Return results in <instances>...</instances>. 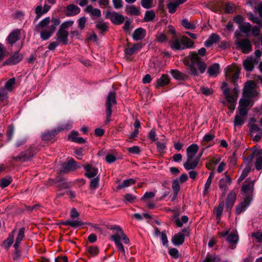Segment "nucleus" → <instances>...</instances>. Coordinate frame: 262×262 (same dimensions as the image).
<instances>
[{
  "label": "nucleus",
  "mask_w": 262,
  "mask_h": 262,
  "mask_svg": "<svg viewBox=\"0 0 262 262\" xmlns=\"http://www.w3.org/2000/svg\"><path fill=\"white\" fill-rule=\"evenodd\" d=\"M58 18L46 17L35 26L34 30L39 32L40 38L43 40L49 39L54 33L56 28L60 24Z\"/></svg>",
  "instance_id": "f257e3e1"
},
{
  "label": "nucleus",
  "mask_w": 262,
  "mask_h": 262,
  "mask_svg": "<svg viewBox=\"0 0 262 262\" xmlns=\"http://www.w3.org/2000/svg\"><path fill=\"white\" fill-rule=\"evenodd\" d=\"M185 64L187 66L189 73L193 76H198L199 72L204 73L207 68L206 64L201 60L199 55L194 52H191L188 56L185 58Z\"/></svg>",
  "instance_id": "f03ea898"
},
{
  "label": "nucleus",
  "mask_w": 262,
  "mask_h": 262,
  "mask_svg": "<svg viewBox=\"0 0 262 262\" xmlns=\"http://www.w3.org/2000/svg\"><path fill=\"white\" fill-rule=\"evenodd\" d=\"M169 45L173 50H181L192 47L193 42L185 36H183L180 39L174 36L169 42Z\"/></svg>",
  "instance_id": "7ed1b4c3"
},
{
  "label": "nucleus",
  "mask_w": 262,
  "mask_h": 262,
  "mask_svg": "<svg viewBox=\"0 0 262 262\" xmlns=\"http://www.w3.org/2000/svg\"><path fill=\"white\" fill-rule=\"evenodd\" d=\"M111 238L115 242L118 250L121 255L124 256L125 251L123 244L121 243V241L122 240L124 244H128L129 243V239L124 234L123 230L117 232L111 236Z\"/></svg>",
  "instance_id": "20e7f679"
},
{
  "label": "nucleus",
  "mask_w": 262,
  "mask_h": 262,
  "mask_svg": "<svg viewBox=\"0 0 262 262\" xmlns=\"http://www.w3.org/2000/svg\"><path fill=\"white\" fill-rule=\"evenodd\" d=\"M117 104L116 94L115 91H111L108 94L105 102V114L106 119L105 124H108L111 121L113 106Z\"/></svg>",
  "instance_id": "39448f33"
},
{
  "label": "nucleus",
  "mask_w": 262,
  "mask_h": 262,
  "mask_svg": "<svg viewBox=\"0 0 262 262\" xmlns=\"http://www.w3.org/2000/svg\"><path fill=\"white\" fill-rule=\"evenodd\" d=\"M25 230V228L24 227H21L19 229L16 238L15 242L13 245L14 251L13 255V259L14 260L17 261L20 259V251L19 250L18 248L20 243L24 238Z\"/></svg>",
  "instance_id": "423d86ee"
},
{
  "label": "nucleus",
  "mask_w": 262,
  "mask_h": 262,
  "mask_svg": "<svg viewBox=\"0 0 262 262\" xmlns=\"http://www.w3.org/2000/svg\"><path fill=\"white\" fill-rule=\"evenodd\" d=\"M256 83L252 80L247 81L244 86L243 97L253 98L257 95L255 90Z\"/></svg>",
  "instance_id": "0eeeda50"
},
{
  "label": "nucleus",
  "mask_w": 262,
  "mask_h": 262,
  "mask_svg": "<svg viewBox=\"0 0 262 262\" xmlns=\"http://www.w3.org/2000/svg\"><path fill=\"white\" fill-rule=\"evenodd\" d=\"M203 149L202 152L200 154L199 156H187V159L185 163H184L183 166L187 170L195 169L198 166L201 156L203 154Z\"/></svg>",
  "instance_id": "6e6552de"
},
{
  "label": "nucleus",
  "mask_w": 262,
  "mask_h": 262,
  "mask_svg": "<svg viewBox=\"0 0 262 262\" xmlns=\"http://www.w3.org/2000/svg\"><path fill=\"white\" fill-rule=\"evenodd\" d=\"M105 17L106 18L111 19L113 23L116 25H120L122 24L124 20V16L119 14L118 13L113 11H106L105 13Z\"/></svg>",
  "instance_id": "1a4fd4ad"
},
{
  "label": "nucleus",
  "mask_w": 262,
  "mask_h": 262,
  "mask_svg": "<svg viewBox=\"0 0 262 262\" xmlns=\"http://www.w3.org/2000/svg\"><path fill=\"white\" fill-rule=\"evenodd\" d=\"M223 92L228 102L233 103L234 102H236L237 100L238 93V87L237 86V84L235 83V87L233 90V94H231L230 93V90L228 88L224 89Z\"/></svg>",
  "instance_id": "9d476101"
},
{
  "label": "nucleus",
  "mask_w": 262,
  "mask_h": 262,
  "mask_svg": "<svg viewBox=\"0 0 262 262\" xmlns=\"http://www.w3.org/2000/svg\"><path fill=\"white\" fill-rule=\"evenodd\" d=\"M236 45L244 53H248L252 50L251 44L248 39L239 40L236 42Z\"/></svg>",
  "instance_id": "9b49d317"
},
{
  "label": "nucleus",
  "mask_w": 262,
  "mask_h": 262,
  "mask_svg": "<svg viewBox=\"0 0 262 262\" xmlns=\"http://www.w3.org/2000/svg\"><path fill=\"white\" fill-rule=\"evenodd\" d=\"M69 35V33L68 31L59 29L56 34L55 38L59 43L67 45Z\"/></svg>",
  "instance_id": "f8f14e48"
},
{
  "label": "nucleus",
  "mask_w": 262,
  "mask_h": 262,
  "mask_svg": "<svg viewBox=\"0 0 262 262\" xmlns=\"http://www.w3.org/2000/svg\"><path fill=\"white\" fill-rule=\"evenodd\" d=\"M254 189V181L247 179L245 184L243 185L241 191L245 195V196H250Z\"/></svg>",
  "instance_id": "ddd939ff"
},
{
  "label": "nucleus",
  "mask_w": 262,
  "mask_h": 262,
  "mask_svg": "<svg viewBox=\"0 0 262 262\" xmlns=\"http://www.w3.org/2000/svg\"><path fill=\"white\" fill-rule=\"evenodd\" d=\"M251 200L252 198L251 196H245L244 201L236 207V213L237 214H239L243 211H245L250 205Z\"/></svg>",
  "instance_id": "4468645a"
},
{
  "label": "nucleus",
  "mask_w": 262,
  "mask_h": 262,
  "mask_svg": "<svg viewBox=\"0 0 262 262\" xmlns=\"http://www.w3.org/2000/svg\"><path fill=\"white\" fill-rule=\"evenodd\" d=\"M231 179L227 175L220 180L219 187L223 191L224 196L226 195L228 187L231 183Z\"/></svg>",
  "instance_id": "2eb2a0df"
},
{
  "label": "nucleus",
  "mask_w": 262,
  "mask_h": 262,
  "mask_svg": "<svg viewBox=\"0 0 262 262\" xmlns=\"http://www.w3.org/2000/svg\"><path fill=\"white\" fill-rule=\"evenodd\" d=\"M19 36L20 31L18 29H16L9 34L6 40L10 46L12 47L13 44L19 40Z\"/></svg>",
  "instance_id": "dca6fc26"
},
{
  "label": "nucleus",
  "mask_w": 262,
  "mask_h": 262,
  "mask_svg": "<svg viewBox=\"0 0 262 262\" xmlns=\"http://www.w3.org/2000/svg\"><path fill=\"white\" fill-rule=\"evenodd\" d=\"M35 152L32 150H27L21 152L18 156L13 157V159L15 161L23 160L24 161H27L33 157Z\"/></svg>",
  "instance_id": "f3484780"
},
{
  "label": "nucleus",
  "mask_w": 262,
  "mask_h": 262,
  "mask_svg": "<svg viewBox=\"0 0 262 262\" xmlns=\"http://www.w3.org/2000/svg\"><path fill=\"white\" fill-rule=\"evenodd\" d=\"M77 163L74 159H70L67 163H64L62 166V171L63 172H68L79 168Z\"/></svg>",
  "instance_id": "a211bd4d"
},
{
  "label": "nucleus",
  "mask_w": 262,
  "mask_h": 262,
  "mask_svg": "<svg viewBox=\"0 0 262 262\" xmlns=\"http://www.w3.org/2000/svg\"><path fill=\"white\" fill-rule=\"evenodd\" d=\"M187 0H173V2L167 4V6L169 12L173 14L176 12L178 7L184 3Z\"/></svg>",
  "instance_id": "6ab92c4d"
},
{
  "label": "nucleus",
  "mask_w": 262,
  "mask_h": 262,
  "mask_svg": "<svg viewBox=\"0 0 262 262\" xmlns=\"http://www.w3.org/2000/svg\"><path fill=\"white\" fill-rule=\"evenodd\" d=\"M239 72L237 70H235L232 68H229L227 71L226 72V75L228 78L231 79L232 81L235 84L236 81L239 78Z\"/></svg>",
  "instance_id": "aec40b11"
},
{
  "label": "nucleus",
  "mask_w": 262,
  "mask_h": 262,
  "mask_svg": "<svg viewBox=\"0 0 262 262\" xmlns=\"http://www.w3.org/2000/svg\"><path fill=\"white\" fill-rule=\"evenodd\" d=\"M86 171L85 176L89 178H95L98 173V169L96 167H93L90 164H88L84 167Z\"/></svg>",
  "instance_id": "412c9836"
},
{
  "label": "nucleus",
  "mask_w": 262,
  "mask_h": 262,
  "mask_svg": "<svg viewBox=\"0 0 262 262\" xmlns=\"http://www.w3.org/2000/svg\"><path fill=\"white\" fill-rule=\"evenodd\" d=\"M84 11L89 14L92 17H99L101 16L100 10L98 8H93L91 5H88L84 9Z\"/></svg>",
  "instance_id": "4be33fe9"
},
{
  "label": "nucleus",
  "mask_w": 262,
  "mask_h": 262,
  "mask_svg": "<svg viewBox=\"0 0 262 262\" xmlns=\"http://www.w3.org/2000/svg\"><path fill=\"white\" fill-rule=\"evenodd\" d=\"M236 194L233 191H231L227 195L226 208L228 210L232 208L233 204L236 200Z\"/></svg>",
  "instance_id": "5701e85b"
},
{
  "label": "nucleus",
  "mask_w": 262,
  "mask_h": 262,
  "mask_svg": "<svg viewBox=\"0 0 262 262\" xmlns=\"http://www.w3.org/2000/svg\"><path fill=\"white\" fill-rule=\"evenodd\" d=\"M185 239V234L182 232H179L175 234L171 238V242L175 246L182 245Z\"/></svg>",
  "instance_id": "b1692460"
},
{
  "label": "nucleus",
  "mask_w": 262,
  "mask_h": 262,
  "mask_svg": "<svg viewBox=\"0 0 262 262\" xmlns=\"http://www.w3.org/2000/svg\"><path fill=\"white\" fill-rule=\"evenodd\" d=\"M80 9L76 5L70 4L67 7L66 15L72 16L77 15L80 12Z\"/></svg>",
  "instance_id": "393cba45"
},
{
  "label": "nucleus",
  "mask_w": 262,
  "mask_h": 262,
  "mask_svg": "<svg viewBox=\"0 0 262 262\" xmlns=\"http://www.w3.org/2000/svg\"><path fill=\"white\" fill-rule=\"evenodd\" d=\"M145 35V30L142 28H138L134 31L133 34V38L134 40H140L143 39Z\"/></svg>",
  "instance_id": "a878e982"
},
{
  "label": "nucleus",
  "mask_w": 262,
  "mask_h": 262,
  "mask_svg": "<svg viewBox=\"0 0 262 262\" xmlns=\"http://www.w3.org/2000/svg\"><path fill=\"white\" fill-rule=\"evenodd\" d=\"M169 73L174 79L178 80L185 81L188 78V75L181 73L178 70H171Z\"/></svg>",
  "instance_id": "bb28decb"
},
{
  "label": "nucleus",
  "mask_w": 262,
  "mask_h": 262,
  "mask_svg": "<svg viewBox=\"0 0 262 262\" xmlns=\"http://www.w3.org/2000/svg\"><path fill=\"white\" fill-rule=\"evenodd\" d=\"M170 82V79L167 75L163 74L160 78L157 80L155 86L156 88L164 86L168 84Z\"/></svg>",
  "instance_id": "cd10ccee"
},
{
  "label": "nucleus",
  "mask_w": 262,
  "mask_h": 262,
  "mask_svg": "<svg viewBox=\"0 0 262 262\" xmlns=\"http://www.w3.org/2000/svg\"><path fill=\"white\" fill-rule=\"evenodd\" d=\"M23 57L21 54L16 52L13 56L6 61V63L8 64H15L22 60Z\"/></svg>",
  "instance_id": "c85d7f7f"
},
{
  "label": "nucleus",
  "mask_w": 262,
  "mask_h": 262,
  "mask_svg": "<svg viewBox=\"0 0 262 262\" xmlns=\"http://www.w3.org/2000/svg\"><path fill=\"white\" fill-rule=\"evenodd\" d=\"M255 62H257L256 59L252 57H249L243 62V66L247 71H251L254 68Z\"/></svg>",
  "instance_id": "c756f323"
},
{
  "label": "nucleus",
  "mask_w": 262,
  "mask_h": 262,
  "mask_svg": "<svg viewBox=\"0 0 262 262\" xmlns=\"http://www.w3.org/2000/svg\"><path fill=\"white\" fill-rule=\"evenodd\" d=\"M220 73V65L218 63H214L209 67L207 70V74L210 77H216Z\"/></svg>",
  "instance_id": "7c9ffc66"
},
{
  "label": "nucleus",
  "mask_w": 262,
  "mask_h": 262,
  "mask_svg": "<svg viewBox=\"0 0 262 262\" xmlns=\"http://www.w3.org/2000/svg\"><path fill=\"white\" fill-rule=\"evenodd\" d=\"M220 39V37L218 35L215 33H212L210 35L209 38L205 41L204 45L206 47H210L213 44L216 43L217 41H219Z\"/></svg>",
  "instance_id": "2f4dec72"
},
{
  "label": "nucleus",
  "mask_w": 262,
  "mask_h": 262,
  "mask_svg": "<svg viewBox=\"0 0 262 262\" xmlns=\"http://www.w3.org/2000/svg\"><path fill=\"white\" fill-rule=\"evenodd\" d=\"M227 241L230 244L231 248L234 249L235 248L234 245L237 243L238 241V235L235 233L232 232L227 236Z\"/></svg>",
  "instance_id": "473e14b6"
},
{
  "label": "nucleus",
  "mask_w": 262,
  "mask_h": 262,
  "mask_svg": "<svg viewBox=\"0 0 262 262\" xmlns=\"http://www.w3.org/2000/svg\"><path fill=\"white\" fill-rule=\"evenodd\" d=\"M142 48L141 43L134 44L132 48H127L125 50V53L126 55H132L137 51H138Z\"/></svg>",
  "instance_id": "72a5a7b5"
},
{
  "label": "nucleus",
  "mask_w": 262,
  "mask_h": 262,
  "mask_svg": "<svg viewBox=\"0 0 262 262\" xmlns=\"http://www.w3.org/2000/svg\"><path fill=\"white\" fill-rule=\"evenodd\" d=\"M198 149L199 146L196 144H191L186 149L187 156H196Z\"/></svg>",
  "instance_id": "f704fd0d"
},
{
  "label": "nucleus",
  "mask_w": 262,
  "mask_h": 262,
  "mask_svg": "<svg viewBox=\"0 0 262 262\" xmlns=\"http://www.w3.org/2000/svg\"><path fill=\"white\" fill-rule=\"evenodd\" d=\"M16 231V229H14L13 231L9 234L8 238L4 241V246L6 248H10L13 243L14 235Z\"/></svg>",
  "instance_id": "c9c22d12"
},
{
  "label": "nucleus",
  "mask_w": 262,
  "mask_h": 262,
  "mask_svg": "<svg viewBox=\"0 0 262 262\" xmlns=\"http://www.w3.org/2000/svg\"><path fill=\"white\" fill-rule=\"evenodd\" d=\"M127 13L132 15L138 16L140 14V9L134 5H128L126 7Z\"/></svg>",
  "instance_id": "e433bc0d"
},
{
  "label": "nucleus",
  "mask_w": 262,
  "mask_h": 262,
  "mask_svg": "<svg viewBox=\"0 0 262 262\" xmlns=\"http://www.w3.org/2000/svg\"><path fill=\"white\" fill-rule=\"evenodd\" d=\"M156 17L155 13L153 10H147L145 12L143 20L145 22L153 20Z\"/></svg>",
  "instance_id": "4c0bfd02"
},
{
  "label": "nucleus",
  "mask_w": 262,
  "mask_h": 262,
  "mask_svg": "<svg viewBox=\"0 0 262 262\" xmlns=\"http://www.w3.org/2000/svg\"><path fill=\"white\" fill-rule=\"evenodd\" d=\"M135 183L136 181L134 179H128L123 181L121 184H119L118 186V188L120 189L134 184Z\"/></svg>",
  "instance_id": "58836bf2"
},
{
  "label": "nucleus",
  "mask_w": 262,
  "mask_h": 262,
  "mask_svg": "<svg viewBox=\"0 0 262 262\" xmlns=\"http://www.w3.org/2000/svg\"><path fill=\"white\" fill-rule=\"evenodd\" d=\"M240 30L245 33H249L251 30V25L249 23H244L239 26Z\"/></svg>",
  "instance_id": "ea45409f"
},
{
  "label": "nucleus",
  "mask_w": 262,
  "mask_h": 262,
  "mask_svg": "<svg viewBox=\"0 0 262 262\" xmlns=\"http://www.w3.org/2000/svg\"><path fill=\"white\" fill-rule=\"evenodd\" d=\"M14 131L15 129L13 125L11 124L8 126L6 134L8 141H10L12 139Z\"/></svg>",
  "instance_id": "a19ab883"
},
{
  "label": "nucleus",
  "mask_w": 262,
  "mask_h": 262,
  "mask_svg": "<svg viewBox=\"0 0 262 262\" xmlns=\"http://www.w3.org/2000/svg\"><path fill=\"white\" fill-rule=\"evenodd\" d=\"M12 181L11 177L7 176L3 178L0 182V187L4 188L8 186Z\"/></svg>",
  "instance_id": "79ce46f5"
},
{
  "label": "nucleus",
  "mask_w": 262,
  "mask_h": 262,
  "mask_svg": "<svg viewBox=\"0 0 262 262\" xmlns=\"http://www.w3.org/2000/svg\"><path fill=\"white\" fill-rule=\"evenodd\" d=\"M15 82V79L14 78H11L6 82L4 88L8 91H12L13 89V85Z\"/></svg>",
  "instance_id": "37998d69"
},
{
  "label": "nucleus",
  "mask_w": 262,
  "mask_h": 262,
  "mask_svg": "<svg viewBox=\"0 0 262 262\" xmlns=\"http://www.w3.org/2000/svg\"><path fill=\"white\" fill-rule=\"evenodd\" d=\"M251 170V168L249 166L246 167L242 171L241 175L237 180V182L240 183L248 176Z\"/></svg>",
  "instance_id": "c03bdc74"
},
{
  "label": "nucleus",
  "mask_w": 262,
  "mask_h": 262,
  "mask_svg": "<svg viewBox=\"0 0 262 262\" xmlns=\"http://www.w3.org/2000/svg\"><path fill=\"white\" fill-rule=\"evenodd\" d=\"M182 25L187 29H194L196 28V25L191 24L187 19L182 20Z\"/></svg>",
  "instance_id": "a18cd8bd"
},
{
  "label": "nucleus",
  "mask_w": 262,
  "mask_h": 262,
  "mask_svg": "<svg viewBox=\"0 0 262 262\" xmlns=\"http://www.w3.org/2000/svg\"><path fill=\"white\" fill-rule=\"evenodd\" d=\"M245 117L236 114L234 121V125L239 126H242L245 122Z\"/></svg>",
  "instance_id": "49530a36"
},
{
  "label": "nucleus",
  "mask_w": 262,
  "mask_h": 262,
  "mask_svg": "<svg viewBox=\"0 0 262 262\" xmlns=\"http://www.w3.org/2000/svg\"><path fill=\"white\" fill-rule=\"evenodd\" d=\"M251 97H243L239 100V106L247 107L250 104Z\"/></svg>",
  "instance_id": "de8ad7c7"
},
{
  "label": "nucleus",
  "mask_w": 262,
  "mask_h": 262,
  "mask_svg": "<svg viewBox=\"0 0 262 262\" xmlns=\"http://www.w3.org/2000/svg\"><path fill=\"white\" fill-rule=\"evenodd\" d=\"M35 12L36 14V16L34 18L35 21H37L43 14H45L41 6L36 7Z\"/></svg>",
  "instance_id": "09e8293b"
},
{
  "label": "nucleus",
  "mask_w": 262,
  "mask_h": 262,
  "mask_svg": "<svg viewBox=\"0 0 262 262\" xmlns=\"http://www.w3.org/2000/svg\"><path fill=\"white\" fill-rule=\"evenodd\" d=\"M141 6L145 9H150L154 7L153 0H141Z\"/></svg>",
  "instance_id": "8fccbe9b"
},
{
  "label": "nucleus",
  "mask_w": 262,
  "mask_h": 262,
  "mask_svg": "<svg viewBox=\"0 0 262 262\" xmlns=\"http://www.w3.org/2000/svg\"><path fill=\"white\" fill-rule=\"evenodd\" d=\"M188 221V217L186 215H183L181 216V220L179 219L175 221V223L179 227H181L183 224L186 223Z\"/></svg>",
  "instance_id": "3c124183"
},
{
  "label": "nucleus",
  "mask_w": 262,
  "mask_h": 262,
  "mask_svg": "<svg viewBox=\"0 0 262 262\" xmlns=\"http://www.w3.org/2000/svg\"><path fill=\"white\" fill-rule=\"evenodd\" d=\"M99 178L96 177L91 179L90 181V187L91 189H96L99 186Z\"/></svg>",
  "instance_id": "603ef678"
},
{
  "label": "nucleus",
  "mask_w": 262,
  "mask_h": 262,
  "mask_svg": "<svg viewBox=\"0 0 262 262\" xmlns=\"http://www.w3.org/2000/svg\"><path fill=\"white\" fill-rule=\"evenodd\" d=\"M73 122L71 121H68L67 122L62 124L58 128V132L62 130H69L71 128Z\"/></svg>",
  "instance_id": "864d4df0"
},
{
  "label": "nucleus",
  "mask_w": 262,
  "mask_h": 262,
  "mask_svg": "<svg viewBox=\"0 0 262 262\" xmlns=\"http://www.w3.org/2000/svg\"><path fill=\"white\" fill-rule=\"evenodd\" d=\"M224 207V202H222L219 204L218 207L216 209L215 212H216V217H217V220H220L221 217V215H222V212L223 211Z\"/></svg>",
  "instance_id": "5fc2aeb1"
},
{
  "label": "nucleus",
  "mask_w": 262,
  "mask_h": 262,
  "mask_svg": "<svg viewBox=\"0 0 262 262\" xmlns=\"http://www.w3.org/2000/svg\"><path fill=\"white\" fill-rule=\"evenodd\" d=\"M74 24V21L72 20H68L62 23L59 27L60 30H63L64 31H68L67 29L69 27H71Z\"/></svg>",
  "instance_id": "6e6d98bb"
},
{
  "label": "nucleus",
  "mask_w": 262,
  "mask_h": 262,
  "mask_svg": "<svg viewBox=\"0 0 262 262\" xmlns=\"http://www.w3.org/2000/svg\"><path fill=\"white\" fill-rule=\"evenodd\" d=\"M87 250L92 256H96L99 253V249L97 246H90L88 248Z\"/></svg>",
  "instance_id": "4d7b16f0"
},
{
  "label": "nucleus",
  "mask_w": 262,
  "mask_h": 262,
  "mask_svg": "<svg viewBox=\"0 0 262 262\" xmlns=\"http://www.w3.org/2000/svg\"><path fill=\"white\" fill-rule=\"evenodd\" d=\"M178 179L174 180L172 182V188L173 192H179L180 190V186Z\"/></svg>",
  "instance_id": "13d9d810"
},
{
  "label": "nucleus",
  "mask_w": 262,
  "mask_h": 262,
  "mask_svg": "<svg viewBox=\"0 0 262 262\" xmlns=\"http://www.w3.org/2000/svg\"><path fill=\"white\" fill-rule=\"evenodd\" d=\"M96 27L102 31H105L107 30L108 26L106 23L103 21H99L97 23Z\"/></svg>",
  "instance_id": "bf43d9fd"
},
{
  "label": "nucleus",
  "mask_w": 262,
  "mask_h": 262,
  "mask_svg": "<svg viewBox=\"0 0 262 262\" xmlns=\"http://www.w3.org/2000/svg\"><path fill=\"white\" fill-rule=\"evenodd\" d=\"M250 134H256L262 131V129L256 124H252L250 126Z\"/></svg>",
  "instance_id": "052dcab7"
},
{
  "label": "nucleus",
  "mask_w": 262,
  "mask_h": 262,
  "mask_svg": "<svg viewBox=\"0 0 262 262\" xmlns=\"http://www.w3.org/2000/svg\"><path fill=\"white\" fill-rule=\"evenodd\" d=\"M225 10L226 13H232L235 10V5L232 3H228L225 6Z\"/></svg>",
  "instance_id": "680f3d73"
},
{
  "label": "nucleus",
  "mask_w": 262,
  "mask_h": 262,
  "mask_svg": "<svg viewBox=\"0 0 262 262\" xmlns=\"http://www.w3.org/2000/svg\"><path fill=\"white\" fill-rule=\"evenodd\" d=\"M124 202L125 203H126L127 202L133 203L136 199V197L130 193H128V194H125L124 196Z\"/></svg>",
  "instance_id": "e2e57ef3"
},
{
  "label": "nucleus",
  "mask_w": 262,
  "mask_h": 262,
  "mask_svg": "<svg viewBox=\"0 0 262 262\" xmlns=\"http://www.w3.org/2000/svg\"><path fill=\"white\" fill-rule=\"evenodd\" d=\"M77 21H78V27L80 30H83L85 27V23L86 21V18L85 17H80L78 20Z\"/></svg>",
  "instance_id": "0e129e2a"
},
{
  "label": "nucleus",
  "mask_w": 262,
  "mask_h": 262,
  "mask_svg": "<svg viewBox=\"0 0 262 262\" xmlns=\"http://www.w3.org/2000/svg\"><path fill=\"white\" fill-rule=\"evenodd\" d=\"M156 40L160 42H164L167 40V37L163 33H158L156 36Z\"/></svg>",
  "instance_id": "69168bd1"
},
{
  "label": "nucleus",
  "mask_w": 262,
  "mask_h": 262,
  "mask_svg": "<svg viewBox=\"0 0 262 262\" xmlns=\"http://www.w3.org/2000/svg\"><path fill=\"white\" fill-rule=\"evenodd\" d=\"M200 90L202 94L205 96H209L213 93V90L207 87L201 86L200 88Z\"/></svg>",
  "instance_id": "338daca9"
},
{
  "label": "nucleus",
  "mask_w": 262,
  "mask_h": 262,
  "mask_svg": "<svg viewBox=\"0 0 262 262\" xmlns=\"http://www.w3.org/2000/svg\"><path fill=\"white\" fill-rule=\"evenodd\" d=\"M256 169L257 170H261L262 169V157H258L256 160L255 163Z\"/></svg>",
  "instance_id": "774afa93"
}]
</instances>
